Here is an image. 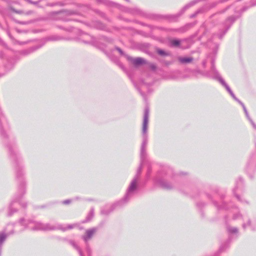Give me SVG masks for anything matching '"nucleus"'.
<instances>
[{
	"mask_svg": "<svg viewBox=\"0 0 256 256\" xmlns=\"http://www.w3.org/2000/svg\"><path fill=\"white\" fill-rule=\"evenodd\" d=\"M149 116L148 113H145L144 116L142 128V142L140 150V159L141 164L138 168L137 174L134 178L130 182L128 189L126 191L125 196L123 200L128 202L131 198H132L137 192L138 190V182L139 176L140 174L142 167L145 163V158L146 156V147L148 144V122Z\"/></svg>",
	"mask_w": 256,
	"mask_h": 256,
	"instance_id": "obj_1",
	"label": "nucleus"
},
{
	"mask_svg": "<svg viewBox=\"0 0 256 256\" xmlns=\"http://www.w3.org/2000/svg\"><path fill=\"white\" fill-rule=\"evenodd\" d=\"M27 228L32 230H48L56 228V226H51L49 224H43L34 221H30Z\"/></svg>",
	"mask_w": 256,
	"mask_h": 256,
	"instance_id": "obj_2",
	"label": "nucleus"
},
{
	"mask_svg": "<svg viewBox=\"0 0 256 256\" xmlns=\"http://www.w3.org/2000/svg\"><path fill=\"white\" fill-rule=\"evenodd\" d=\"M97 229L96 228H92L87 230L86 232V234L83 236L82 238L85 242L88 241L93 236L94 234L96 232Z\"/></svg>",
	"mask_w": 256,
	"mask_h": 256,
	"instance_id": "obj_3",
	"label": "nucleus"
},
{
	"mask_svg": "<svg viewBox=\"0 0 256 256\" xmlns=\"http://www.w3.org/2000/svg\"><path fill=\"white\" fill-rule=\"evenodd\" d=\"M128 60L132 62L134 64L138 66L142 64L144 62V60L140 58H128Z\"/></svg>",
	"mask_w": 256,
	"mask_h": 256,
	"instance_id": "obj_4",
	"label": "nucleus"
},
{
	"mask_svg": "<svg viewBox=\"0 0 256 256\" xmlns=\"http://www.w3.org/2000/svg\"><path fill=\"white\" fill-rule=\"evenodd\" d=\"M156 181L158 184L164 188L169 189L172 188V186L169 183L164 180H160L158 178H156Z\"/></svg>",
	"mask_w": 256,
	"mask_h": 256,
	"instance_id": "obj_5",
	"label": "nucleus"
},
{
	"mask_svg": "<svg viewBox=\"0 0 256 256\" xmlns=\"http://www.w3.org/2000/svg\"><path fill=\"white\" fill-rule=\"evenodd\" d=\"M220 82H221V84L226 88L227 90L229 92L230 94L234 98L235 100H236V98L235 97L234 93L231 90L230 87L226 84L224 82V81L222 78H220Z\"/></svg>",
	"mask_w": 256,
	"mask_h": 256,
	"instance_id": "obj_6",
	"label": "nucleus"
},
{
	"mask_svg": "<svg viewBox=\"0 0 256 256\" xmlns=\"http://www.w3.org/2000/svg\"><path fill=\"white\" fill-rule=\"evenodd\" d=\"M179 60L182 63H188L190 62L192 59L190 58H180Z\"/></svg>",
	"mask_w": 256,
	"mask_h": 256,
	"instance_id": "obj_7",
	"label": "nucleus"
},
{
	"mask_svg": "<svg viewBox=\"0 0 256 256\" xmlns=\"http://www.w3.org/2000/svg\"><path fill=\"white\" fill-rule=\"evenodd\" d=\"M16 202H15V201H12L10 204V209H9V212H8V216H11L12 214V210L13 209V208L16 206Z\"/></svg>",
	"mask_w": 256,
	"mask_h": 256,
	"instance_id": "obj_8",
	"label": "nucleus"
},
{
	"mask_svg": "<svg viewBox=\"0 0 256 256\" xmlns=\"http://www.w3.org/2000/svg\"><path fill=\"white\" fill-rule=\"evenodd\" d=\"M228 230L231 233H236L238 232V229L236 228L229 227L228 228Z\"/></svg>",
	"mask_w": 256,
	"mask_h": 256,
	"instance_id": "obj_9",
	"label": "nucleus"
},
{
	"mask_svg": "<svg viewBox=\"0 0 256 256\" xmlns=\"http://www.w3.org/2000/svg\"><path fill=\"white\" fill-rule=\"evenodd\" d=\"M94 216V210H92L87 217V221L90 220Z\"/></svg>",
	"mask_w": 256,
	"mask_h": 256,
	"instance_id": "obj_10",
	"label": "nucleus"
},
{
	"mask_svg": "<svg viewBox=\"0 0 256 256\" xmlns=\"http://www.w3.org/2000/svg\"><path fill=\"white\" fill-rule=\"evenodd\" d=\"M72 244L78 250V252H79V254H80V256H83L82 255V251L79 249V248L76 246V244H75V243L74 242H71Z\"/></svg>",
	"mask_w": 256,
	"mask_h": 256,
	"instance_id": "obj_11",
	"label": "nucleus"
},
{
	"mask_svg": "<svg viewBox=\"0 0 256 256\" xmlns=\"http://www.w3.org/2000/svg\"><path fill=\"white\" fill-rule=\"evenodd\" d=\"M180 44V42L178 40H174L172 42V44L174 46H178Z\"/></svg>",
	"mask_w": 256,
	"mask_h": 256,
	"instance_id": "obj_12",
	"label": "nucleus"
},
{
	"mask_svg": "<svg viewBox=\"0 0 256 256\" xmlns=\"http://www.w3.org/2000/svg\"><path fill=\"white\" fill-rule=\"evenodd\" d=\"M158 52L160 55H164L165 54V52L164 51H163L162 50H158Z\"/></svg>",
	"mask_w": 256,
	"mask_h": 256,
	"instance_id": "obj_13",
	"label": "nucleus"
},
{
	"mask_svg": "<svg viewBox=\"0 0 256 256\" xmlns=\"http://www.w3.org/2000/svg\"><path fill=\"white\" fill-rule=\"evenodd\" d=\"M250 224H251L250 222V220H248L246 224H243V227L244 228H246L247 226H250Z\"/></svg>",
	"mask_w": 256,
	"mask_h": 256,
	"instance_id": "obj_14",
	"label": "nucleus"
},
{
	"mask_svg": "<svg viewBox=\"0 0 256 256\" xmlns=\"http://www.w3.org/2000/svg\"><path fill=\"white\" fill-rule=\"evenodd\" d=\"M70 200H66L63 202V204H68L70 203Z\"/></svg>",
	"mask_w": 256,
	"mask_h": 256,
	"instance_id": "obj_15",
	"label": "nucleus"
},
{
	"mask_svg": "<svg viewBox=\"0 0 256 256\" xmlns=\"http://www.w3.org/2000/svg\"><path fill=\"white\" fill-rule=\"evenodd\" d=\"M250 121L252 125L253 126L254 128H256V126L255 125V124L254 123V122L250 120Z\"/></svg>",
	"mask_w": 256,
	"mask_h": 256,
	"instance_id": "obj_16",
	"label": "nucleus"
},
{
	"mask_svg": "<svg viewBox=\"0 0 256 256\" xmlns=\"http://www.w3.org/2000/svg\"><path fill=\"white\" fill-rule=\"evenodd\" d=\"M117 50L121 54H122V51L120 48H118Z\"/></svg>",
	"mask_w": 256,
	"mask_h": 256,
	"instance_id": "obj_17",
	"label": "nucleus"
},
{
	"mask_svg": "<svg viewBox=\"0 0 256 256\" xmlns=\"http://www.w3.org/2000/svg\"><path fill=\"white\" fill-rule=\"evenodd\" d=\"M73 228V226L72 225L68 226V228Z\"/></svg>",
	"mask_w": 256,
	"mask_h": 256,
	"instance_id": "obj_18",
	"label": "nucleus"
},
{
	"mask_svg": "<svg viewBox=\"0 0 256 256\" xmlns=\"http://www.w3.org/2000/svg\"><path fill=\"white\" fill-rule=\"evenodd\" d=\"M246 116H247V118H249V119H250V118H249V117H248V113H246Z\"/></svg>",
	"mask_w": 256,
	"mask_h": 256,
	"instance_id": "obj_19",
	"label": "nucleus"
},
{
	"mask_svg": "<svg viewBox=\"0 0 256 256\" xmlns=\"http://www.w3.org/2000/svg\"><path fill=\"white\" fill-rule=\"evenodd\" d=\"M234 219H236V218H237V217H236V216H234Z\"/></svg>",
	"mask_w": 256,
	"mask_h": 256,
	"instance_id": "obj_20",
	"label": "nucleus"
},
{
	"mask_svg": "<svg viewBox=\"0 0 256 256\" xmlns=\"http://www.w3.org/2000/svg\"><path fill=\"white\" fill-rule=\"evenodd\" d=\"M62 230H66V228H62Z\"/></svg>",
	"mask_w": 256,
	"mask_h": 256,
	"instance_id": "obj_21",
	"label": "nucleus"
},
{
	"mask_svg": "<svg viewBox=\"0 0 256 256\" xmlns=\"http://www.w3.org/2000/svg\"><path fill=\"white\" fill-rule=\"evenodd\" d=\"M16 202V204H20V202Z\"/></svg>",
	"mask_w": 256,
	"mask_h": 256,
	"instance_id": "obj_22",
	"label": "nucleus"
},
{
	"mask_svg": "<svg viewBox=\"0 0 256 256\" xmlns=\"http://www.w3.org/2000/svg\"><path fill=\"white\" fill-rule=\"evenodd\" d=\"M148 174H149V170L148 172Z\"/></svg>",
	"mask_w": 256,
	"mask_h": 256,
	"instance_id": "obj_23",
	"label": "nucleus"
}]
</instances>
